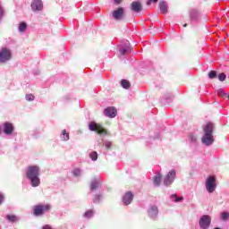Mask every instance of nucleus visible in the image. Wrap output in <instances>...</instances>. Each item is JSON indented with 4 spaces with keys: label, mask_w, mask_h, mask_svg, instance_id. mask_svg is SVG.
Listing matches in <instances>:
<instances>
[{
    "label": "nucleus",
    "mask_w": 229,
    "mask_h": 229,
    "mask_svg": "<svg viewBox=\"0 0 229 229\" xmlns=\"http://www.w3.org/2000/svg\"><path fill=\"white\" fill-rule=\"evenodd\" d=\"M26 174L32 187H38L40 185V168L38 166H28Z\"/></svg>",
    "instance_id": "f257e3e1"
},
{
    "label": "nucleus",
    "mask_w": 229,
    "mask_h": 229,
    "mask_svg": "<svg viewBox=\"0 0 229 229\" xmlns=\"http://www.w3.org/2000/svg\"><path fill=\"white\" fill-rule=\"evenodd\" d=\"M204 135L201 139L202 144L205 146H212L214 144V124L211 122L207 123L203 127Z\"/></svg>",
    "instance_id": "f03ea898"
},
{
    "label": "nucleus",
    "mask_w": 229,
    "mask_h": 229,
    "mask_svg": "<svg viewBox=\"0 0 229 229\" xmlns=\"http://www.w3.org/2000/svg\"><path fill=\"white\" fill-rule=\"evenodd\" d=\"M211 224H212V217L208 215H204L199 218V225L201 229L210 228Z\"/></svg>",
    "instance_id": "7ed1b4c3"
},
{
    "label": "nucleus",
    "mask_w": 229,
    "mask_h": 229,
    "mask_svg": "<svg viewBox=\"0 0 229 229\" xmlns=\"http://www.w3.org/2000/svg\"><path fill=\"white\" fill-rule=\"evenodd\" d=\"M12 60V51L8 48H2L0 51V64H5Z\"/></svg>",
    "instance_id": "20e7f679"
},
{
    "label": "nucleus",
    "mask_w": 229,
    "mask_h": 229,
    "mask_svg": "<svg viewBox=\"0 0 229 229\" xmlns=\"http://www.w3.org/2000/svg\"><path fill=\"white\" fill-rule=\"evenodd\" d=\"M217 185L216 184V177L214 176H209L207 181H206V189L208 192L212 194L214 191H216Z\"/></svg>",
    "instance_id": "39448f33"
},
{
    "label": "nucleus",
    "mask_w": 229,
    "mask_h": 229,
    "mask_svg": "<svg viewBox=\"0 0 229 229\" xmlns=\"http://www.w3.org/2000/svg\"><path fill=\"white\" fill-rule=\"evenodd\" d=\"M89 129L90 130V131H97L98 135H106V130H105L103 126L97 124L94 122H91L89 124Z\"/></svg>",
    "instance_id": "423d86ee"
},
{
    "label": "nucleus",
    "mask_w": 229,
    "mask_h": 229,
    "mask_svg": "<svg viewBox=\"0 0 229 229\" xmlns=\"http://www.w3.org/2000/svg\"><path fill=\"white\" fill-rule=\"evenodd\" d=\"M174 178H176V171L171 170L165 177L164 185H165V187H169V185L174 182Z\"/></svg>",
    "instance_id": "0eeeda50"
},
{
    "label": "nucleus",
    "mask_w": 229,
    "mask_h": 229,
    "mask_svg": "<svg viewBox=\"0 0 229 229\" xmlns=\"http://www.w3.org/2000/svg\"><path fill=\"white\" fill-rule=\"evenodd\" d=\"M51 208L49 205H38L34 208V216H43L44 212H47Z\"/></svg>",
    "instance_id": "6e6552de"
},
{
    "label": "nucleus",
    "mask_w": 229,
    "mask_h": 229,
    "mask_svg": "<svg viewBox=\"0 0 229 229\" xmlns=\"http://www.w3.org/2000/svg\"><path fill=\"white\" fill-rule=\"evenodd\" d=\"M104 114L106 117H109L110 119H114L117 115V109L114 106L106 107L104 110Z\"/></svg>",
    "instance_id": "1a4fd4ad"
},
{
    "label": "nucleus",
    "mask_w": 229,
    "mask_h": 229,
    "mask_svg": "<svg viewBox=\"0 0 229 229\" xmlns=\"http://www.w3.org/2000/svg\"><path fill=\"white\" fill-rule=\"evenodd\" d=\"M14 130L15 128L13 127V123L9 122H5L4 123L3 131L5 135H12Z\"/></svg>",
    "instance_id": "9d476101"
},
{
    "label": "nucleus",
    "mask_w": 229,
    "mask_h": 229,
    "mask_svg": "<svg viewBox=\"0 0 229 229\" xmlns=\"http://www.w3.org/2000/svg\"><path fill=\"white\" fill-rule=\"evenodd\" d=\"M44 8V4L42 0H33L31 3V9L33 12H40Z\"/></svg>",
    "instance_id": "9b49d317"
},
{
    "label": "nucleus",
    "mask_w": 229,
    "mask_h": 229,
    "mask_svg": "<svg viewBox=\"0 0 229 229\" xmlns=\"http://www.w3.org/2000/svg\"><path fill=\"white\" fill-rule=\"evenodd\" d=\"M190 19L191 22H198V21H199V11H198L197 9H191Z\"/></svg>",
    "instance_id": "f8f14e48"
},
{
    "label": "nucleus",
    "mask_w": 229,
    "mask_h": 229,
    "mask_svg": "<svg viewBox=\"0 0 229 229\" xmlns=\"http://www.w3.org/2000/svg\"><path fill=\"white\" fill-rule=\"evenodd\" d=\"M124 16V9L123 7L118 8L117 10L113 12V18L115 21H121Z\"/></svg>",
    "instance_id": "ddd939ff"
},
{
    "label": "nucleus",
    "mask_w": 229,
    "mask_h": 229,
    "mask_svg": "<svg viewBox=\"0 0 229 229\" xmlns=\"http://www.w3.org/2000/svg\"><path fill=\"white\" fill-rule=\"evenodd\" d=\"M148 216L151 219H155L158 216V207L150 206L148 210Z\"/></svg>",
    "instance_id": "4468645a"
},
{
    "label": "nucleus",
    "mask_w": 229,
    "mask_h": 229,
    "mask_svg": "<svg viewBox=\"0 0 229 229\" xmlns=\"http://www.w3.org/2000/svg\"><path fill=\"white\" fill-rule=\"evenodd\" d=\"M131 201H133V193H131V191H128L123 198V205H130Z\"/></svg>",
    "instance_id": "2eb2a0df"
},
{
    "label": "nucleus",
    "mask_w": 229,
    "mask_h": 229,
    "mask_svg": "<svg viewBox=\"0 0 229 229\" xmlns=\"http://www.w3.org/2000/svg\"><path fill=\"white\" fill-rule=\"evenodd\" d=\"M131 10H132V12H135L136 13H139V12H141L142 4H140V2H132Z\"/></svg>",
    "instance_id": "dca6fc26"
},
{
    "label": "nucleus",
    "mask_w": 229,
    "mask_h": 229,
    "mask_svg": "<svg viewBox=\"0 0 229 229\" xmlns=\"http://www.w3.org/2000/svg\"><path fill=\"white\" fill-rule=\"evenodd\" d=\"M101 181L99 178H95L91 181L90 191H96L99 187Z\"/></svg>",
    "instance_id": "f3484780"
},
{
    "label": "nucleus",
    "mask_w": 229,
    "mask_h": 229,
    "mask_svg": "<svg viewBox=\"0 0 229 229\" xmlns=\"http://www.w3.org/2000/svg\"><path fill=\"white\" fill-rule=\"evenodd\" d=\"M118 49H119L120 55H126V53H128L130 51V46H128V45L119 46Z\"/></svg>",
    "instance_id": "a211bd4d"
},
{
    "label": "nucleus",
    "mask_w": 229,
    "mask_h": 229,
    "mask_svg": "<svg viewBox=\"0 0 229 229\" xmlns=\"http://www.w3.org/2000/svg\"><path fill=\"white\" fill-rule=\"evenodd\" d=\"M159 9L161 13H167V3L162 1L159 3Z\"/></svg>",
    "instance_id": "6ab92c4d"
},
{
    "label": "nucleus",
    "mask_w": 229,
    "mask_h": 229,
    "mask_svg": "<svg viewBox=\"0 0 229 229\" xmlns=\"http://www.w3.org/2000/svg\"><path fill=\"white\" fill-rule=\"evenodd\" d=\"M6 219L9 223H17V221H19V216L15 215H6Z\"/></svg>",
    "instance_id": "aec40b11"
},
{
    "label": "nucleus",
    "mask_w": 229,
    "mask_h": 229,
    "mask_svg": "<svg viewBox=\"0 0 229 229\" xmlns=\"http://www.w3.org/2000/svg\"><path fill=\"white\" fill-rule=\"evenodd\" d=\"M27 29H28V24H26V22L22 21L20 23V25L18 27V31H20V33H24V31H26Z\"/></svg>",
    "instance_id": "412c9836"
},
{
    "label": "nucleus",
    "mask_w": 229,
    "mask_h": 229,
    "mask_svg": "<svg viewBox=\"0 0 229 229\" xmlns=\"http://www.w3.org/2000/svg\"><path fill=\"white\" fill-rule=\"evenodd\" d=\"M161 181H162V175H160V174L154 176L153 182H154V185H156L157 187L160 185Z\"/></svg>",
    "instance_id": "4be33fe9"
},
{
    "label": "nucleus",
    "mask_w": 229,
    "mask_h": 229,
    "mask_svg": "<svg viewBox=\"0 0 229 229\" xmlns=\"http://www.w3.org/2000/svg\"><path fill=\"white\" fill-rule=\"evenodd\" d=\"M170 199L172 201H175V203H180L181 201H183L182 197H177L176 194H173L170 196Z\"/></svg>",
    "instance_id": "5701e85b"
},
{
    "label": "nucleus",
    "mask_w": 229,
    "mask_h": 229,
    "mask_svg": "<svg viewBox=\"0 0 229 229\" xmlns=\"http://www.w3.org/2000/svg\"><path fill=\"white\" fill-rule=\"evenodd\" d=\"M121 85L123 89H129L131 87L130 81H128L127 80H122Z\"/></svg>",
    "instance_id": "b1692460"
},
{
    "label": "nucleus",
    "mask_w": 229,
    "mask_h": 229,
    "mask_svg": "<svg viewBox=\"0 0 229 229\" xmlns=\"http://www.w3.org/2000/svg\"><path fill=\"white\" fill-rule=\"evenodd\" d=\"M62 140H69V133H67V131L64 130L61 134Z\"/></svg>",
    "instance_id": "393cba45"
},
{
    "label": "nucleus",
    "mask_w": 229,
    "mask_h": 229,
    "mask_svg": "<svg viewBox=\"0 0 229 229\" xmlns=\"http://www.w3.org/2000/svg\"><path fill=\"white\" fill-rule=\"evenodd\" d=\"M89 158H91V160L93 162H96V160H98V152L96 151H92L89 153Z\"/></svg>",
    "instance_id": "a878e982"
},
{
    "label": "nucleus",
    "mask_w": 229,
    "mask_h": 229,
    "mask_svg": "<svg viewBox=\"0 0 229 229\" xmlns=\"http://www.w3.org/2000/svg\"><path fill=\"white\" fill-rule=\"evenodd\" d=\"M82 171L80 168H75L72 170L73 176H81L82 174Z\"/></svg>",
    "instance_id": "bb28decb"
},
{
    "label": "nucleus",
    "mask_w": 229,
    "mask_h": 229,
    "mask_svg": "<svg viewBox=\"0 0 229 229\" xmlns=\"http://www.w3.org/2000/svg\"><path fill=\"white\" fill-rule=\"evenodd\" d=\"M92 216H94V211L92 209L86 211L84 214V217L87 219H89V217H92Z\"/></svg>",
    "instance_id": "cd10ccee"
},
{
    "label": "nucleus",
    "mask_w": 229,
    "mask_h": 229,
    "mask_svg": "<svg viewBox=\"0 0 229 229\" xmlns=\"http://www.w3.org/2000/svg\"><path fill=\"white\" fill-rule=\"evenodd\" d=\"M208 78H209L210 80H214V78H217V72H216V71H210V72H208Z\"/></svg>",
    "instance_id": "c85d7f7f"
},
{
    "label": "nucleus",
    "mask_w": 229,
    "mask_h": 229,
    "mask_svg": "<svg viewBox=\"0 0 229 229\" xmlns=\"http://www.w3.org/2000/svg\"><path fill=\"white\" fill-rule=\"evenodd\" d=\"M228 218H229V213L228 212L221 213L222 221H228Z\"/></svg>",
    "instance_id": "c756f323"
},
{
    "label": "nucleus",
    "mask_w": 229,
    "mask_h": 229,
    "mask_svg": "<svg viewBox=\"0 0 229 229\" xmlns=\"http://www.w3.org/2000/svg\"><path fill=\"white\" fill-rule=\"evenodd\" d=\"M25 98H26L27 101H34L35 100V96L33 94H27Z\"/></svg>",
    "instance_id": "7c9ffc66"
},
{
    "label": "nucleus",
    "mask_w": 229,
    "mask_h": 229,
    "mask_svg": "<svg viewBox=\"0 0 229 229\" xmlns=\"http://www.w3.org/2000/svg\"><path fill=\"white\" fill-rule=\"evenodd\" d=\"M218 80L219 81H225V80H226V74L222 72L218 75Z\"/></svg>",
    "instance_id": "2f4dec72"
},
{
    "label": "nucleus",
    "mask_w": 229,
    "mask_h": 229,
    "mask_svg": "<svg viewBox=\"0 0 229 229\" xmlns=\"http://www.w3.org/2000/svg\"><path fill=\"white\" fill-rule=\"evenodd\" d=\"M189 139H190V140L191 141V142H196V140H197V137L195 136V135H193V134H190V136H189Z\"/></svg>",
    "instance_id": "473e14b6"
},
{
    "label": "nucleus",
    "mask_w": 229,
    "mask_h": 229,
    "mask_svg": "<svg viewBox=\"0 0 229 229\" xmlns=\"http://www.w3.org/2000/svg\"><path fill=\"white\" fill-rule=\"evenodd\" d=\"M104 146L106 148V149H110L112 148V142L111 141H106L104 143Z\"/></svg>",
    "instance_id": "72a5a7b5"
},
{
    "label": "nucleus",
    "mask_w": 229,
    "mask_h": 229,
    "mask_svg": "<svg viewBox=\"0 0 229 229\" xmlns=\"http://www.w3.org/2000/svg\"><path fill=\"white\" fill-rule=\"evenodd\" d=\"M101 199V195H97L93 199V203H99V200Z\"/></svg>",
    "instance_id": "f704fd0d"
},
{
    "label": "nucleus",
    "mask_w": 229,
    "mask_h": 229,
    "mask_svg": "<svg viewBox=\"0 0 229 229\" xmlns=\"http://www.w3.org/2000/svg\"><path fill=\"white\" fill-rule=\"evenodd\" d=\"M151 3H158V0H148L147 2V5L149 6L151 4Z\"/></svg>",
    "instance_id": "c9c22d12"
},
{
    "label": "nucleus",
    "mask_w": 229,
    "mask_h": 229,
    "mask_svg": "<svg viewBox=\"0 0 229 229\" xmlns=\"http://www.w3.org/2000/svg\"><path fill=\"white\" fill-rule=\"evenodd\" d=\"M218 94H219L220 96H226V93H225V90H223V89H220L218 90Z\"/></svg>",
    "instance_id": "e433bc0d"
},
{
    "label": "nucleus",
    "mask_w": 229,
    "mask_h": 229,
    "mask_svg": "<svg viewBox=\"0 0 229 229\" xmlns=\"http://www.w3.org/2000/svg\"><path fill=\"white\" fill-rule=\"evenodd\" d=\"M3 201H4V195L0 193V205H1V203H3Z\"/></svg>",
    "instance_id": "4c0bfd02"
},
{
    "label": "nucleus",
    "mask_w": 229,
    "mask_h": 229,
    "mask_svg": "<svg viewBox=\"0 0 229 229\" xmlns=\"http://www.w3.org/2000/svg\"><path fill=\"white\" fill-rule=\"evenodd\" d=\"M42 229H53V227H51L49 225H46L42 227Z\"/></svg>",
    "instance_id": "58836bf2"
},
{
    "label": "nucleus",
    "mask_w": 229,
    "mask_h": 229,
    "mask_svg": "<svg viewBox=\"0 0 229 229\" xmlns=\"http://www.w3.org/2000/svg\"><path fill=\"white\" fill-rule=\"evenodd\" d=\"M115 4H121L123 3V0H114Z\"/></svg>",
    "instance_id": "ea45409f"
},
{
    "label": "nucleus",
    "mask_w": 229,
    "mask_h": 229,
    "mask_svg": "<svg viewBox=\"0 0 229 229\" xmlns=\"http://www.w3.org/2000/svg\"><path fill=\"white\" fill-rule=\"evenodd\" d=\"M4 13V10L3 9V7H0V15H3Z\"/></svg>",
    "instance_id": "a19ab883"
},
{
    "label": "nucleus",
    "mask_w": 229,
    "mask_h": 229,
    "mask_svg": "<svg viewBox=\"0 0 229 229\" xmlns=\"http://www.w3.org/2000/svg\"><path fill=\"white\" fill-rule=\"evenodd\" d=\"M187 27V24H184V28Z\"/></svg>",
    "instance_id": "79ce46f5"
}]
</instances>
